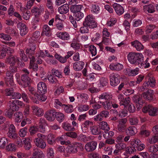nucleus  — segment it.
<instances>
[{
  "instance_id": "obj_21",
  "label": "nucleus",
  "mask_w": 158,
  "mask_h": 158,
  "mask_svg": "<svg viewBox=\"0 0 158 158\" xmlns=\"http://www.w3.org/2000/svg\"><path fill=\"white\" fill-rule=\"evenodd\" d=\"M132 46L135 47L137 51H140L143 50V46L137 40H135L131 42Z\"/></svg>"
},
{
  "instance_id": "obj_55",
  "label": "nucleus",
  "mask_w": 158,
  "mask_h": 158,
  "mask_svg": "<svg viewBox=\"0 0 158 158\" xmlns=\"http://www.w3.org/2000/svg\"><path fill=\"white\" fill-rule=\"evenodd\" d=\"M27 127H25L21 129L19 132L20 136L22 137H25L27 133Z\"/></svg>"
},
{
  "instance_id": "obj_20",
  "label": "nucleus",
  "mask_w": 158,
  "mask_h": 158,
  "mask_svg": "<svg viewBox=\"0 0 158 158\" xmlns=\"http://www.w3.org/2000/svg\"><path fill=\"white\" fill-rule=\"evenodd\" d=\"M113 6L116 13L119 15H122L124 12L123 8L120 5L117 3H114Z\"/></svg>"
},
{
  "instance_id": "obj_3",
  "label": "nucleus",
  "mask_w": 158,
  "mask_h": 158,
  "mask_svg": "<svg viewBox=\"0 0 158 158\" xmlns=\"http://www.w3.org/2000/svg\"><path fill=\"white\" fill-rule=\"evenodd\" d=\"M79 148H82V144L81 143L75 142L68 146L66 148V151L69 154L74 153L78 152Z\"/></svg>"
},
{
  "instance_id": "obj_52",
  "label": "nucleus",
  "mask_w": 158,
  "mask_h": 158,
  "mask_svg": "<svg viewBox=\"0 0 158 158\" xmlns=\"http://www.w3.org/2000/svg\"><path fill=\"white\" fill-rule=\"evenodd\" d=\"M92 11L95 14H98L100 12V9L99 6L97 4H93L92 5Z\"/></svg>"
},
{
  "instance_id": "obj_1",
  "label": "nucleus",
  "mask_w": 158,
  "mask_h": 158,
  "mask_svg": "<svg viewBox=\"0 0 158 158\" xmlns=\"http://www.w3.org/2000/svg\"><path fill=\"white\" fill-rule=\"evenodd\" d=\"M127 58L131 64L139 65L143 60V56L140 53L131 52L127 55Z\"/></svg>"
},
{
  "instance_id": "obj_23",
  "label": "nucleus",
  "mask_w": 158,
  "mask_h": 158,
  "mask_svg": "<svg viewBox=\"0 0 158 158\" xmlns=\"http://www.w3.org/2000/svg\"><path fill=\"white\" fill-rule=\"evenodd\" d=\"M44 10V7L43 6H40L39 8L35 7H33L31 11L32 13H34L35 16L37 17H38Z\"/></svg>"
},
{
  "instance_id": "obj_13",
  "label": "nucleus",
  "mask_w": 158,
  "mask_h": 158,
  "mask_svg": "<svg viewBox=\"0 0 158 158\" xmlns=\"http://www.w3.org/2000/svg\"><path fill=\"white\" fill-rule=\"evenodd\" d=\"M97 142L92 141L87 143L85 146V148L88 152H91L94 150L97 146Z\"/></svg>"
},
{
  "instance_id": "obj_56",
  "label": "nucleus",
  "mask_w": 158,
  "mask_h": 158,
  "mask_svg": "<svg viewBox=\"0 0 158 158\" xmlns=\"http://www.w3.org/2000/svg\"><path fill=\"white\" fill-rule=\"evenodd\" d=\"M48 78L49 81L52 84H56L57 82V80L55 77V76L51 74L48 76Z\"/></svg>"
},
{
  "instance_id": "obj_41",
  "label": "nucleus",
  "mask_w": 158,
  "mask_h": 158,
  "mask_svg": "<svg viewBox=\"0 0 158 158\" xmlns=\"http://www.w3.org/2000/svg\"><path fill=\"white\" fill-rule=\"evenodd\" d=\"M136 129L134 126L129 127L126 130V133L127 134L131 135H133L135 134L136 132Z\"/></svg>"
},
{
  "instance_id": "obj_58",
  "label": "nucleus",
  "mask_w": 158,
  "mask_h": 158,
  "mask_svg": "<svg viewBox=\"0 0 158 158\" xmlns=\"http://www.w3.org/2000/svg\"><path fill=\"white\" fill-rule=\"evenodd\" d=\"M5 31L6 33L10 34L11 35H16L17 34L16 31L14 29L10 27H7L6 28Z\"/></svg>"
},
{
  "instance_id": "obj_11",
  "label": "nucleus",
  "mask_w": 158,
  "mask_h": 158,
  "mask_svg": "<svg viewBox=\"0 0 158 158\" xmlns=\"http://www.w3.org/2000/svg\"><path fill=\"white\" fill-rule=\"evenodd\" d=\"M8 137L12 139H14L17 137V134L16 133L14 125L11 124L9 128V131L7 134Z\"/></svg>"
},
{
  "instance_id": "obj_22",
  "label": "nucleus",
  "mask_w": 158,
  "mask_h": 158,
  "mask_svg": "<svg viewBox=\"0 0 158 158\" xmlns=\"http://www.w3.org/2000/svg\"><path fill=\"white\" fill-rule=\"evenodd\" d=\"M146 81L145 82L147 83L148 86L152 87H154L155 86L156 81L154 77L153 76H147L145 78Z\"/></svg>"
},
{
  "instance_id": "obj_15",
  "label": "nucleus",
  "mask_w": 158,
  "mask_h": 158,
  "mask_svg": "<svg viewBox=\"0 0 158 158\" xmlns=\"http://www.w3.org/2000/svg\"><path fill=\"white\" fill-rule=\"evenodd\" d=\"M153 91L149 89L147 91L143 93L142 95L144 98L150 101H152L154 100Z\"/></svg>"
},
{
  "instance_id": "obj_29",
  "label": "nucleus",
  "mask_w": 158,
  "mask_h": 158,
  "mask_svg": "<svg viewBox=\"0 0 158 158\" xmlns=\"http://www.w3.org/2000/svg\"><path fill=\"white\" fill-rule=\"evenodd\" d=\"M83 6L81 5H73L70 7L71 11L74 14L75 13L81 11Z\"/></svg>"
},
{
  "instance_id": "obj_60",
  "label": "nucleus",
  "mask_w": 158,
  "mask_h": 158,
  "mask_svg": "<svg viewBox=\"0 0 158 158\" xmlns=\"http://www.w3.org/2000/svg\"><path fill=\"white\" fill-rule=\"evenodd\" d=\"M40 122L41 124L39 126V128L40 132H44L45 131V128L44 126H43V124L45 123V120L43 118H40Z\"/></svg>"
},
{
  "instance_id": "obj_14",
  "label": "nucleus",
  "mask_w": 158,
  "mask_h": 158,
  "mask_svg": "<svg viewBox=\"0 0 158 158\" xmlns=\"http://www.w3.org/2000/svg\"><path fill=\"white\" fill-rule=\"evenodd\" d=\"M6 63L11 64L14 65L17 62H19V58L16 56L10 55L6 59Z\"/></svg>"
},
{
  "instance_id": "obj_12",
  "label": "nucleus",
  "mask_w": 158,
  "mask_h": 158,
  "mask_svg": "<svg viewBox=\"0 0 158 158\" xmlns=\"http://www.w3.org/2000/svg\"><path fill=\"white\" fill-rule=\"evenodd\" d=\"M56 114V112L55 110H49L46 112L44 115L48 120L52 121L55 119Z\"/></svg>"
},
{
  "instance_id": "obj_25",
  "label": "nucleus",
  "mask_w": 158,
  "mask_h": 158,
  "mask_svg": "<svg viewBox=\"0 0 158 158\" xmlns=\"http://www.w3.org/2000/svg\"><path fill=\"white\" fill-rule=\"evenodd\" d=\"M143 10L144 12H148L149 13H152L155 11L154 6L152 4H149L148 5H145L143 6Z\"/></svg>"
},
{
  "instance_id": "obj_2",
  "label": "nucleus",
  "mask_w": 158,
  "mask_h": 158,
  "mask_svg": "<svg viewBox=\"0 0 158 158\" xmlns=\"http://www.w3.org/2000/svg\"><path fill=\"white\" fill-rule=\"evenodd\" d=\"M99 99H104L106 100L105 102H100V103L102 104L105 109L107 110L111 109L112 104V95L103 93L99 96Z\"/></svg>"
},
{
  "instance_id": "obj_33",
  "label": "nucleus",
  "mask_w": 158,
  "mask_h": 158,
  "mask_svg": "<svg viewBox=\"0 0 158 158\" xmlns=\"http://www.w3.org/2000/svg\"><path fill=\"white\" fill-rule=\"evenodd\" d=\"M31 140L28 138H26L23 141L24 147L26 150H29L31 148Z\"/></svg>"
},
{
  "instance_id": "obj_49",
  "label": "nucleus",
  "mask_w": 158,
  "mask_h": 158,
  "mask_svg": "<svg viewBox=\"0 0 158 158\" xmlns=\"http://www.w3.org/2000/svg\"><path fill=\"white\" fill-rule=\"evenodd\" d=\"M140 134L142 135L148 136L150 134V132L149 131L145 129V127L144 126H142L141 128Z\"/></svg>"
},
{
  "instance_id": "obj_43",
  "label": "nucleus",
  "mask_w": 158,
  "mask_h": 158,
  "mask_svg": "<svg viewBox=\"0 0 158 158\" xmlns=\"http://www.w3.org/2000/svg\"><path fill=\"white\" fill-rule=\"evenodd\" d=\"M63 108L64 111L68 113H71L73 111V106L72 105L64 104Z\"/></svg>"
},
{
  "instance_id": "obj_36",
  "label": "nucleus",
  "mask_w": 158,
  "mask_h": 158,
  "mask_svg": "<svg viewBox=\"0 0 158 158\" xmlns=\"http://www.w3.org/2000/svg\"><path fill=\"white\" fill-rule=\"evenodd\" d=\"M147 148L148 151L151 153H156L158 151V145H147Z\"/></svg>"
},
{
  "instance_id": "obj_61",
  "label": "nucleus",
  "mask_w": 158,
  "mask_h": 158,
  "mask_svg": "<svg viewBox=\"0 0 158 158\" xmlns=\"http://www.w3.org/2000/svg\"><path fill=\"white\" fill-rule=\"evenodd\" d=\"M0 38L6 41H10L12 39V38L9 35L4 34L3 33L0 34Z\"/></svg>"
},
{
  "instance_id": "obj_10",
  "label": "nucleus",
  "mask_w": 158,
  "mask_h": 158,
  "mask_svg": "<svg viewBox=\"0 0 158 158\" xmlns=\"http://www.w3.org/2000/svg\"><path fill=\"white\" fill-rule=\"evenodd\" d=\"M36 48V47L35 43H30L29 47L26 48L25 50L26 53L27 55L28 58L30 57V56L35 54Z\"/></svg>"
},
{
  "instance_id": "obj_50",
  "label": "nucleus",
  "mask_w": 158,
  "mask_h": 158,
  "mask_svg": "<svg viewBox=\"0 0 158 158\" xmlns=\"http://www.w3.org/2000/svg\"><path fill=\"white\" fill-rule=\"evenodd\" d=\"M53 76H55L59 78H62V76L61 73L58 70L52 69V74Z\"/></svg>"
},
{
  "instance_id": "obj_47",
  "label": "nucleus",
  "mask_w": 158,
  "mask_h": 158,
  "mask_svg": "<svg viewBox=\"0 0 158 158\" xmlns=\"http://www.w3.org/2000/svg\"><path fill=\"white\" fill-rule=\"evenodd\" d=\"M56 117L57 120L60 122L63 121L65 118L64 115L63 113L60 112H56Z\"/></svg>"
},
{
  "instance_id": "obj_16",
  "label": "nucleus",
  "mask_w": 158,
  "mask_h": 158,
  "mask_svg": "<svg viewBox=\"0 0 158 158\" xmlns=\"http://www.w3.org/2000/svg\"><path fill=\"white\" fill-rule=\"evenodd\" d=\"M37 93L39 94H45L47 92L46 84L43 82H40L37 85Z\"/></svg>"
},
{
  "instance_id": "obj_45",
  "label": "nucleus",
  "mask_w": 158,
  "mask_h": 158,
  "mask_svg": "<svg viewBox=\"0 0 158 158\" xmlns=\"http://www.w3.org/2000/svg\"><path fill=\"white\" fill-rule=\"evenodd\" d=\"M8 143V141L6 138L3 137L0 139V148H4Z\"/></svg>"
},
{
  "instance_id": "obj_19",
  "label": "nucleus",
  "mask_w": 158,
  "mask_h": 158,
  "mask_svg": "<svg viewBox=\"0 0 158 158\" xmlns=\"http://www.w3.org/2000/svg\"><path fill=\"white\" fill-rule=\"evenodd\" d=\"M7 106L9 109L14 112L18 110L19 109V107L16 104L14 100L9 101Z\"/></svg>"
},
{
  "instance_id": "obj_8",
  "label": "nucleus",
  "mask_w": 158,
  "mask_h": 158,
  "mask_svg": "<svg viewBox=\"0 0 158 158\" xmlns=\"http://www.w3.org/2000/svg\"><path fill=\"white\" fill-rule=\"evenodd\" d=\"M143 112L146 113H148L151 116H155L157 112V109L153 107L151 105H148L142 109Z\"/></svg>"
},
{
  "instance_id": "obj_6",
  "label": "nucleus",
  "mask_w": 158,
  "mask_h": 158,
  "mask_svg": "<svg viewBox=\"0 0 158 158\" xmlns=\"http://www.w3.org/2000/svg\"><path fill=\"white\" fill-rule=\"evenodd\" d=\"M110 85L113 87L117 86L120 81V77L119 75L116 73H113L110 75Z\"/></svg>"
},
{
  "instance_id": "obj_48",
  "label": "nucleus",
  "mask_w": 158,
  "mask_h": 158,
  "mask_svg": "<svg viewBox=\"0 0 158 158\" xmlns=\"http://www.w3.org/2000/svg\"><path fill=\"white\" fill-rule=\"evenodd\" d=\"M115 147L116 148L118 149L120 151L127 149L126 144L123 143H117L115 145Z\"/></svg>"
},
{
  "instance_id": "obj_28",
  "label": "nucleus",
  "mask_w": 158,
  "mask_h": 158,
  "mask_svg": "<svg viewBox=\"0 0 158 158\" xmlns=\"http://www.w3.org/2000/svg\"><path fill=\"white\" fill-rule=\"evenodd\" d=\"M69 7L67 4H64L59 7L58 12L61 14H65L67 13L69 11Z\"/></svg>"
},
{
  "instance_id": "obj_62",
  "label": "nucleus",
  "mask_w": 158,
  "mask_h": 158,
  "mask_svg": "<svg viewBox=\"0 0 158 158\" xmlns=\"http://www.w3.org/2000/svg\"><path fill=\"white\" fill-rule=\"evenodd\" d=\"M126 109H127L130 113H133L135 111V107L134 105L131 103L128 105V106L126 108Z\"/></svg>"
},
{
  "instance_id": "obj_34",
  "label": "nucleus",
  "mask_w": 158,
  "mask_h": 158,
  "mask_svg": "<svg viewBox=\"0 0 158 158\" xmlns=\"http://www.w3.org/2000/svg\"><path fill=\"white\" fill-rule=\"evenodd\" d=\"M99 127L100 128H99L104 130L106 133V132L110 130L109 126L106 122L102 121L100 122L99 123Z\"/></svg>"
},
{
  "instance_id": "obj_30",
  "label": "nucleus",
  "mask_w": 158,
  "mask_h": 158,
  "mask_svg": "<svg viewBox=\"0 0 158 158\" xmlns=\"http://www.w3.org/2000/svg\"><path fill=\"white\" fill-rule=\"evenodd\" d=\"M92 134L94 135H99L101 133L100 129L96 125H93L90 129Z\"/></svg>"
},
{
  "instance_id": "obj_7",
  "label": "nucleus",
  "mask_w": 158,
  "mask_h": 158,
  "mask_svg": "<svg viewBox=\"0 0 158 158\" xmlns=\"http://www.w3.org/2000/svg\"><path fill=\"white\" fill-rule=\"evenodd\" d=\"M132 101L138 110L140 109L143 104L142 96L139 94L134 95L132 98Z\"/></svg>"
},
{
  "instance_id": "obj_63",
  "label": "nucleus",
  "mask_w": 158,
  "mask_h": 158,
  "mask_svg": "<svg viewBox=\"0 0 158 158\" xmlns=\"http://www.w3.org/2000/svg\"><path fill=\"white\" fill-rule=\"evenodd\" d=\"M127 110L126 108H124L123 109H122L121 110L119 111L118 116L121 118L124 117L127 115Z\"/></svg>"
},
{
  "instance_id": "obj_64",
  "label": "nucleus",
  "mask_w": 158,
  "mask_h": 158,
  "mask_svg": "<svg viewBox=\"0 0 158 158\" xmlns=\"http://www.w3.org/2000/svg\"><path fill=\"white\" fill-rule=\"evenodd\" d=\"M6 149L9 151H12L15 150V146L13 143H10L6 146Z\"/></svg>"
},
{
  "instance_id": "obj_59",
  "label": "nucleus",
  "mask_w": 158,
  "mask_h": 158,
  "mask_svg": "<svg viewBox=\"0 0 158 158\" xmlns=\"http://www.w3.org/2000/svg\"><path fill=\"white\" fill-rule=\"evenodd\" d=\"M47 156L49 158H53L54 156V152L53 149L52 148H49L47 151Z\"/></svg>"
},
{
  "instance_id": "obj_5",
  "label": "nucleus",
  "mask_w": 158,
  "mask_h": 158,
  "mask_svg": "<svg viewBox=\"0 0 158 158\" xmlns=\"http://www.w3.org/2000/svg\"><path fill=\"white\" fill-rule=\"evenodd\" d=\"M37 135L38 137L35 138L34 140L35 145L39 148L42 149H44L46 146V143L44 140L45 138V136L40 133L38 134Z\"/></svg>"
},
{
  "instance_id": "obj_44",
  "label": "nucleus",
  "mask_w": 158,
  "mask_h": 158,
  "mask_svg": "<svg viewBox=\"0 0 158 158\" xmlns=\"http://www.w3.org/2000/svg\"><path fill=\"white\" fill-rule=\"evenodd\" d=\"M4 80L5 84L7 86H12L14 85L13 77L4 78Z\"/></svg>"
},
{
  "instance_id": "obj_39",
  "label": "nucleus",
  "mask_w": 158,
  "mask_h": 158,
  "mask_svg": "<svg viewBox=\"0 0 158 158\" xmlns=\"http://www.w3.org/2000/svg\"><path fill=\"white\" fill-rule=\"evenodd\" d=\"M62 127L65 130L67 131H73L74 130V127L72 126L71 124L67 122L63 123Z\"/></svg>"
},
{
  "instance_id": "obj_53",
  "label": "nucleus",
  "mask_w": 158,
  "mask_h": 158,
  "mask_svg": "<svg viewBox=\"0 0 158 158\" xmlns=\"http://www.w3.org/2000/svg\"><path fill=\"white\" fill-rule=\"evenodd\" d=\"M3 48L4 50H5L6 51V54L7 53L9 56L10 55H12V54L14 53L15 52V50L10 48L9 47L5 46Z\"/></svg>"
},
{
  "instance_id": "obj_46",
  "label": "nucleus",
  "mask_w": 158,
  "mask_h": 158,
  "mask_svg": "<svg viewBox=\"0 0 158 158\" xmlns=\"http://www.w3.org/2000/svg\"><path fill=\"white\" fill-rule=\"evenodd\" d=\"M45 94H39L38 93L36 94L35 97L39 101L44 102L45 101L47 98V97L44 95Z\"/></svg>"
},
{
  "instance_id": "obj_4",
  "label": "nucleus",
  "mask_w": 158,
  "mask_h": 158,
  "mask_svg": "<svg viewBox=\"0 0 158 158\" xmlns=\"http://www.w3.org/2000/svg\"><path fill=\"white\" fill-rule=\"evenodd\" d=\"M83 25L87 26L90 28H94L97 27V23L96 22L93 16L91 15L87 16L83 23Z\"/></svg>"
},
{
  "instance_id": "obj_31",
  "label": "nucleus",
  "mask_w": 158,
  "mask_h": 158,
  "mask_svg": "<svg viewBox=\"0 0 158 158\" xmlns=\"http://www.w3.org/2000/svg\"><path fill=\"white\" fill-rule=\"evenodd\" d=\"M50 28L47 25H44L43 27V31L41 34L42 35H46L49 36L51 35Z\"/></svg>"
},
{
  "instance_id": "obj_24",
  "label": "nucleus",
  "mask_w": 158,
  "mask_h": 158,
  "mask_svg": "<svg viewBox=\"0 0 158 158\" xmlns=\"http://www.w3.org/2000/svg\"><path fill=\"white\" fill-rule=\"evenodd\" d=\"M110 69L112 70L120 71L123 68L122 64L118 63H111L109 66Z\"/></svg>"
},
{
  "instance_id": "obj_18",
  "label": "nucleus",
  "mask_w": 158,
  "mask_h": 158,
  "mask_svg": "<svg viewBox=\"0 0 158 158\" xmlns=\"http://www.w3.org/2000/svg\"><path fill=\"white\" fill-rule=\"evenodd\" d=\"M17 27L19 28L20 33L21 36H23L27 33L28 30L24 23H19L17 24Z\"/></svg>"
},
{
  "instance_id": "obj_42",
  "label": "nucleus",
  "mask_w": 158,
  "mask_h": 158,
  "mask_svg": "<svg viewBox=\"0 0 158 158\" xmlns=\"http://www.w3.org/2000/svg\"><path fill=\"white\" fill-rule=\"evenodd\" d=\"M55 136L52 134H49L48 136L47 141L49 144L52 145L55 143L56 139Z\"/></svg>"
},
{
  "instance_id": "obj_57",
  "label": "nucleus",
  "mask_w": 158,
  "mask_h": 158,
  "mask_svg": "<svg viewBox=\"0 0 158 158\" xmlns=\"http://www.w3.org/2000/svg\"><path fill=\"white\" fill-rule=\"evenodd\" d=\"M158 141V134L154 135L151 139L148 140V142L150 144H152L156 143Z\"/></svg>"
},
{
  "instance_id": "obj_51",
  "label": "nucleus",
  "mask_w": 158,
  "mask_h": 158,
  "mask_svg": "<svg viewBox=\"0 0 158 158\" xmlns=\"http://www.w3.org/2000/svg\"><path fill=\"white\" fill-rule=\"evenodd\" d=\"M74 15L75 16V19L77 21H80L84 16V14L81 11L75 13Z\"/></svg>"
},
{
  "instance_id": "obj_32",
  "label": "nucleus",
  "mask_w": 158,
  "mask_h": 158,
  "mask_svg": "<svg viewBox=\"0 0 158 158\" xmlns=\"http://www.w3.org/2000/svg\"><path fill=\"white\" fill-rule=\"evenodd\" d=\"M19 54L21 59L22 61L26 62L28 61L27 55L25 54L24 51L23 49H20Z\"/></svg>"
},
{
  "instance_id": "obj_9",
  "label": "nucleus",
  "mask_w": 158,
  "mask_h": 158,
  "mask_svg": "<svg viewBox=\"0 0 158 158\" xmlns=\"http://www.w3.org/2000/svg\"><path fill=\"white\" fill-rule=\"evenodd\" d=\"M21 78L22 80V82L21 83V85L23 88L27 87L31 85L32 80L28 76L26 75V74H22Z\"/></svg>"
},
{
  "instance_id": "obj_38",
  "label": "nucleus",
  "mask_w": 158,
  "mask_h": 158,
  "mask_svg": "<svg viewBox=\"0 0 158 158\" xmlns=\"http://www.w3.org/2000/svg\"><path fill=\"white\" fill-rule=\"evenodd\" d=\"M121 98V102H120V106H124V108H126L131 103L129 98L124 99L121 95L119 96Z\"/></svg>"
},
{
  "instance_id": "obj_26",
  "label": "nucleus",
  "mask_w": 158,
  "mask_h": 158,
  "mask_svg": "<svg viewBox=\"0 0 158 158\" xmlns=\"http://www.w3.org/2000/svg\"><path fill=\"white\" fill-rule=\"evenodd\" d=\"M85 63L82 61H78L73 64V67L74 70L76 71L81 70L84 67Z\"/></svg>"
},
{
  "instance_id": "obj_35",
  "label": "nucleus",
  "mask_w": 158,
  "mask_h": 158,
  "mask_svg": "<svg viewBox=\"0 0 158 158\" xmlns=\"http://www.w3.org/2000/svg\"><path fill=\"white\" fill-rule=\"evenodd\" d=\"M32 108L36 115L40 116L43 114V110L39 107L36 106H32Z\"/></svg>"
},
{
  "instance_id": "obj_27",
  "label": "nucleus",
  "mask_w": 158,
  "mask_h": 158,
  "mask_svg": "<svg viewBox=\"0 0 158 158\" xmlns=\"http://www.w3.org/2000/svg\"><path fill=\"white\" fill-rule=\"evenodd\" d=\"M33 155L34 158H44V156L43 152L38 149L34 150Z\"/></svg>"
},
{
  "instance_id": "obj_17",
  "label": "nucleus",
  "mask_w": 158,
  "mask_h": 158,
  "mask_svg": "<svg viewBox=\"0 0 158 158\" xmlns=\"http://www.w3.org/2000/svg\"><path fill=\"white\" fill-rule=\"evenodd\" d=\"M57 35V37L62 40L68 41H69L70 40L69 35L66 31L58 32Z\"/></svg>"
},
{
  "instance_id": "obj_40",
  "label": "nucleus",
  "mask_w": 158,
  "mask_h": 158,
  "mask_svg": "<svg viewBox=\"0 0 158 158\" xmlns=\"http://www.w3.org/2000/svg\"><path fill=\"white\" fill-rule=\"evenodd\" d=\"M139 69L136 68L132 70L130 69H126V73L129 76H133L137 75L138 73Z\"/></svg>"
},
{
  "instance_id": "obj_37",
  "label": "nucleus",
  "mask_w": 158,
  "mask_h": 158,
  "mask_svg": "<svg viewBox=\"0 0 158 158\" xmlns=\"http://www.w3.org/2000/svg\"><path fill=\"white\" fill-rule=\"evenodd\" d=\"M23 117V114L22 112H17L14 114V118L15 121V122H20Z\"/></svg>"
},
{
  "instance_id": "obj_54",
  "label": "nucleus",
  "mask_w": 158,
  "mask_h": 158,
  "mask_svg": "<svg viewBox=\"0 0 158 158\" xmlns=\"http://www.w3.org/2000/svg\"><path fill=\"white\" fill-rule=\"evenodd\" d=\"M23 13V18L26 20H28L30 17L31 13L30 11L27 10L26 9H25L24 12Z\"/></svg>"
}]
</instances>
